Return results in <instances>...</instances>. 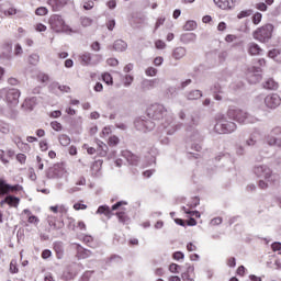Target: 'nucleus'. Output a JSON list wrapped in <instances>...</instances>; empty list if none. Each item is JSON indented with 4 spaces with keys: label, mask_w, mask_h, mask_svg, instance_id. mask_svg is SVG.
Masks as SVG:
<instances>
[{
    "label": "nucleus",
    "mask_w": 281,
    "mask_h": 281,
    "mask_svg": "<svg viewBox=\"0 0 281 281\" xmlns=\"http://www.w3.org/2000/svg\"><path fill=\"white\" fill-rule=\"evenodd\" d=\"M109 146H117L120 138L117 136H111L108 142Z\"/></svg>",
    "instance_id": "obj_47"
},
{
    "label": "nucleus",
    "mask_w": 281,
    "mask_h": 281,
    "mask_svg": "<svg viewBox=\"0 0 281 281\" xmlns=\"http://www.w3.org/2000/svg\"><path fill=\"white\" fill-rule=\"evenodd\" d=\"M92 52H100V44L99 42H94L91 44Z\"/></svg>",
    "instance_id": "obj_64"
},
{
    "label": "nucleus",
    "mask_w": 281,
    "mask_h": 281,
    "mask_svg": "<svg viewBox=\"0 0 281 281\" xmlns=\"http://www.w3.org/2000/svg\"><path fill=\"white\" fill-rule=\"evenodd\" d=\"M181 43L189 45V43H196V34L194 33H184L180 36Z\"/></svg>",
    "instance_id": "obj_23"
},
{
    "label": "nucleus",
    "mask_w": 281,
    "mask_h": 281,
    "mask_svg": "<svg viewBox=\"0 0 281 281\" xmlns=\"http://www.w3.org/2000/svg\"><path fill=\"white\" fill-rule=\"evenodd\" d=\"M125 157L130 166H137L139 164V157L131 151H127Z\"/></svg>",
    "instance_id": "obj_28"
},
{
    "label": "nucleus",
    "mask_w": 281,
    "mask_h": 281,
    "mask_svg": "<svg viewBox=\"0 0 281 281\" xmlns=\"http://www.w3.org/2000/svg\"><path fill=\"white\" fill-rule=\"evenodd\" d=\"M194 126H199V116L196 114L191 115L190 121L188 122V130H192Z\"/></svg>",
    "instance_id": "obj_36"
},
{
    "label": "nucleus",
    "mask_w": 281,
    "mask_h": 281,
    "mask_svg": "<svg viewBox=\"0 0 281 281\" xmlns=\"http://www.w3.org/2000/svg\"><path fill=\"white\" fill-rule=\"evenodd\" d=\"M260 21H262V13H260V12L255 13L252 16V23L255 25H258L260 23Z\"/></svg>",
    "instance_id": "obj_46"
},
{
    "label": "nucleus",
    "mask_w": 281,
    "mask_h": 281,
    "mask_svg": "<svg viewBox=\"0 0 281 281\" xmlns=\"http://www.w3.org/2000/svg\"><path fill=\"white\" fill-rule=\"evenodd\" d=\"M265 104L268 109H278L281 104V98L278 93L268 94L265 98Z\"/></svg>",
    "instance_id": "obj_13"
},
{
    "label": "nucleus",
    "mask_w": 281,
    "mask_h": 281,
    "mask_svg": "<svg viewBox=\"0 0 281 281\" xmlns=\"http://www.w3.org/2000/svg\"><path fill=\"white\" fill-rule=\"evenodd\" d=\"M261 71L262 69H260V67L252 66L248 68L246 74L248 82L250 85H257V82H260V80H262V75H260Z\"/></svg>",
    "instance_id": "obj_10"
},
{
    "label": "nucleus",
    "mask_w": 281,
    "mask_h": 281,
    "mask_svg": "<svg viewBox=\"0 0 281 281\" xmlns=\"http://www.w3.org/2000/svg\"><path fill=\"white\" fill-rule=\"evenodd\" d=\"M127 47H128V44H126V42L122 40H116L113 44V49L115 52H126Z\"/></svg>",
    "instance_id": "obj_27"
},
{
    "label": "nucleus",
    "mask_w": 281,
    "mask_h": 281,
    "mask_svg": "<svg viewBox=\"0 0 281 281\" xmlns=\"http://www.w3.org/2000/svg\"><path fill=\"white\" fill-rule=\"evenodd\" d=\"M258 137H260V131L255 130L249 138L246 140V145L247 146H256V144H258Z\"/></svg>",
    "instance_id": "obj_24"
},
{
    "label": "nucleus",
    "mask_w": 281,
    "mask_h": 281,
    "mask_svg": "<svg viewBox=\"0 0 281 281\" xmlns=\"http://www.w3.org/2000/svg\"><path fill=\"white\" fill-rule=\"evenodd\" d=\"M227 117L228 120H234L238 124H256V122H258V117L236 106L228 108Z\"/></svg>",
    "instance_id": "obj_3"
},
{
    "label": "nucleus",
    "mask_w": 281,
    "mask_h": 281,
    "mask_svg": "<svg viewBox=\"0 0 281 281\" xmlns=\"http://www.w3.org/2000/svg\"><path fill=\"white\" fill-rule=\"evenodd\" d=\"M94 5H95V3H93V1H88V2H85L83 8L86 10H93Z\"/></svg>",
    "instance_id": "obj_62"
},
{
    "label": "nucleus",
    "mask_w": 281,
    "mask_h": 281,
    "mask_svg": "<svg viewBox=\"0 0 281 281\" xmlns=\"http://www.w3.org/2000/svg\"><path fill=\"white\" fill-rule=\"evenodd\" d=\"M3 188H5V189H4V192H10V190H11L12 192H14V191L19 190V188H21V187H20L19 184L12 187V186L5 184V182L1 181V182H0V189L3 190Z\"/></svg>",
    "instance_id": "obj_35"
},
{
    "label": "nucleus",
    "mask_w": 281,
    "mask_h": 281,
    "mask_svg": "<svg viewBox=\"0 0 281 281\" xmlns=\"http://www.w3.org/2000/svg\"><path fill=\"white\" fill-rule=\"evenodd\" d=\"M50 126L53 131H63V125L58 121H53Z\"/></svg>",
    "instance_id": "obj_52"
},
{
    "label": "nucleus",
    "mask_w": 281,
    "mask_h": 281,
    "mask_svg": "<svg viewBox=\"0 0 281 281\" xmlns=\"http://www.w3.org/2000/svg\"><path fill=\"white\" fill-rule=\"evenodd\" d=\"M102 160H95L92 165H91V173L93 177H100V175H102Z\"/></svg>",
    "instance_id": "obj_20"
},
{
    "label": "nucleus",
    "mask_w": 281,
    "mask_h": 281,
    "mask_svg": "<svg viewBox=\"0 0 281 281\" xmlns=\"http://www.w3.org/2000/svg\"><path fill=\"white\" fill-rule=\"evenodd\" d=\"M254 175L258 177L259 180V188L261 190H267L269 188V183H273L276 181V178L278 177L276 173H273V170L269 168L267 165H256L254 167Z\"/></svg>",
    "instance_id": "obj_2"
},
{
    "label": "nucleus",
    "mask_w": 281,
    "mask_h": 281,
    "mask_svg": "<svg viewBox=\"0 0 281 281\" xmlns=\"http://www.w3.org/2000/svg\"><path fill=\"white\" fill-rule=\"evenodd\" d=\"M97 214H104V216H108V218H111L113 216V212L111 211V207L109 205H101L97 210Z\"/></svg>",
    "instance_id": "obj_31"
},
{
    "label": "nucleus",
    "mask_w": 281,
    "mask_h": 281,
    "mask_svg": "<svg viewBox=\"0 0 281 281\" xmlns=\"http://www.w3.org/2000/svg\"><path fill=\"white\" fill-rule=\"evenodd\" d=\"M147 117H149V120H154L155 122L162 120L161 126L167 135H175L179 128V126L175 123V116L170 113L168 114L166 106L159 103L151 104L147 109Z\"/></svg>",
    "instance_id": "obj_1"
},
{
    "label": "nucleus",
    "mask_w": 281,
    "mask_h": 281,
    "mask_svg": "<svg viewBox=\"0 0 281 281\" xmlns=\"http://www.w3.org/2000/svg\"><path fill=\"white\" fill-rule=\"evenodd\" d=\"M11 273H19V268L16 267V260L12 259L10 262Z\"/></svg>",
    "instance_id": "obj_51"
},
{
    "label": "nucleus",
    "mask_w": 281,
    "mask_h": 281,
    "mask_svg": "<svg viewBox=\"0 0 281 281\" xmlns=\"http://www.w3.org/2000/svg\"><path fill=\"white\" fill-rule=\"evenodd\" d=\"M102 80L105 82V85H113V77L109 72H104L102 75Z\"/></svg>",
    "instance_id": "obj_41"
},
{
    "label": "nucleus",
    "mask_w": 281,
    "mask_h": 281,
    "mask_svg": "<svg viewBox=\"0 0 281 281\" xmlns=\"http://www.w3.org/2000/svg\"><path fill=\"white\" fill-rule=\"evenodd\" d=\"M116 216H117L120 223H127V221H128V216H126L125 212H117Z\"/></svg>",
    "instance_id": "obj_44"
},
{
    "label": "nucleus",
    "mask_w": 281,
    "mask_h": 281,
    "mask_svg": "<svg viewBox=\"0 0 281 281\" xmlns=\"http://www.w3.org/2000/svg\"><path fill=\"white\" fill-rule=\"evenodd\" d=\"M76 250H77L78 258H80L81 260H85L87 258H91V256H93V252H91V250L85 249L80 245H76Z\"/></svg>",
    "instance_id": "obj_15"
},
{
    "label": "nucleus",
    "mask_w": 281,
    "mask_h": 281,
    "mask_svg": "<svg viewBox=\"0 0 281 281\" xmlns=\"http://www.w3.org/2000/svg\"><path fill=\"white\" fill-rule=\"evenodd\" d=\"M47 3L53 7L55 12H58V10H63L67 5V0H48Z\"/></svg>",
    "instance_id": "obj_22"
},
{
    "label": "nucleus",
    "mask_w": 281,
    "mask_h": 281,
    "mask_svg": "<svg viewBox=\"0 0 281 281\" xmlns=\"http://www.w3.org/2000/svg\"><path fill=\"white\" fill-rule=\"evenodd\" d=\"M211 91H213V93H223V87H221V83H214Z\"/></svg>",
    "instance_id": "obj_50"
},
{
    "label": "nucleus",
    "mask_w": 281,
    "mask_h": 281,
    "mask_svg": "<svg viewBox=\"0 0 281 281\" xmlns=\"http://www.w3.org/2000/svg\"><path fill=\"white\" fill-rule=\"evenodd\" d=\"M279 85L276 82V80L269 78L263 82V89H268L270 91H276L278 89Z\"/></svg>",
    "instance_id": "obj_30"
},
{
    "label": "nucleus",
    "mask_w": 281,
    "mask_h": 281,
    "mask_svg": "<svg viewBox=\"0 0 281 281\" xmlns=\"http://www.w3.org/2000/svg\"><path fill=\"white\" fill-rule=\"evenodd\" d=\"M156 49H166V42L158 40L155 43Z\"/></svg>",
    "instance_id": "obj_58"
},
{
    "label": "nucleus",
    "mask_w": 281,
    "mask_h": 281,
    "mask_svg": "<svg viewBox=\"0 0 281 281\" xmlns=\"http://www.w3.org/2000/svg\"><path fill=\"white\" fill-rule=\"evenodd\" d=\"M223 223V217H215L211 220V225H221Z\"/></svg>",
    "instance_id": "obj_63"
},
{
    "label": "nucleus",
    "mask_w": 281,
    "mask_h": 281,
    "mask_svg": "<svg viewBox=\"0 0 281 281\" xmlns=\"http://www.w3.org/2000/svg\"><path fill=\"white\" fill-rule=\"evenodd\" d=\"M133 80H134L133 76L126 75L125 81H124V87H131V85H133Z\"/></svg>",
    "instance_id": "obj_57"
},
{
    "label": "nucleus",
    "mask_w": 281,
    "mask_h": 281,
    "mask_svg": "<svg viewBox=\"0 0 281 281\" xmlns=\"http://www.w3.org/2000/svg\"><path fill=\"white\" fill-rule=\"evenodd\" d=\"M200 98H203V92H201V90H192L187 93V99L189 100H199Z\"/></svg>",
    "instance_id": "obj_33"
},
{
    "label": "nucleus",
    "mask_w": 281,
    "mask_h": 281,
    "mask_svg": "<svg viewBox=\"0 0 281 281\" xmlns=\"http://www.w3.org/2000/svg\"><path fill=\"white\" fill-rule=\"evenodd\" d=\"M36 104H38V99L36 97H32V98L25 99L22 106L26 111H34V106H36Z\"/></svg>",
    "instance_id": "obj_16"
},
{
    "label": "nucleus",
    "mask_w": 281,
    "mask_h": 281,
    "mask_svg": "<svg viewBox=\"0 0 281 281\" xmlns=\"http://www.w3.org/2000/svg\"><path fill=\"white\" fill-rule=\"evenodd\" d=\"M272 34L273 24H266L254 31L252 38H255V41H258L259 43H269V41H271Z\"/></svg>",
    "instance_id": "obj_7"
},
{
    "label": "nucleus",
    "mask_w": 281,
    "mask_h": 281,
    "mask_svg": "<svg viewBox=\"0 0 281 281\" xmlns=\"http://www.w3.org/2000/svg\"><path fill=\"white\" fill-rule=\"evenodd\" d=\"M92 23H93V20L91 18H88V16L81 18V25L83 27H89Z\"/></svg>",
    "instance_id": "obj_43"
},
{
    "label": "nucleus",
    "mask_w": 281,
    "mask_h": 281,
    "mask_svg": "<svg viewBox=\"0 0 281 281\" xmlns=\"http://www.w3.org/2000/svg\"><path fill=\"white\" fill-rule=\"evenodd\" d=\"M281 133V128L280 127H274L271 131V135L266 136V142L268 144V146H276V142H277V137H274L273 135H280Z\"/></svg>",
    "instance_id": "obj_17"
},
{
    "label": "nucleus",
    "mask_w": 281,
    "mask_h": 281,
    "mask_svg": "<svg viewBox=\"0 0 281 281\" xmlns=\"http://www.w3.org/2000/svg\"><path fill=\"white\" fill-rule=\"evenodd\" d=\"M77 273L71 271V267L67 268V270L64 272V278L66 280H74V278H76Z\"/></svg>",
    "instance_id": "obj_38"
},
{
    "label": "nucleus",
    "mask_w": 281,
    "mask_h": 281,
    "mask_svg": "<svg viewBox=\"0 0 281 281\" xmlns=\"http://www.w3.org/2000/svg\"><path fill=\"white\" fill-rule=\"evenodd\" d=\"M65 175V169L60 165H54L46 171L47 179H60Z\"/></svg>",
    "instance_id": "obj_12"
},
{
    "label": "nucleus",
    "mask_w": 281,
    "mask_h": 281,
    "mask_svg": "<svg viewBox=\"0 0 281 281\" xmlns=\"http://www.w3.org/2000/svg\"><path fill=\"white\" fill-rule=\"evenodd\" d=\"M16 12H18V9H15L14 7H11L4 11V16H14Z\"/></svg>",
    "instance_id": "obj_49"
},
{
    "label": "nucleus",
    "mask_w": 281,
    "mask_h": 281,
    "mask_svg": "<svg viewBox=\"0 0 281 281\" xmlns=\"http://www.w3.org/2000/svg\"><path fill=\"white\" fill-rule=\"evenodd\" d=\"M8 117H10V120H16V117H19V110L11 109Z\"/></svg>",
    "instance_id": "obj_54"
},
{
    "label": "nucleus",
    "mask_w": 281,
    "mask_h": 281,
    "mask_svg": "<svg viewBox=\"0 0 281 281\" xmlns=\"http://www.w3.org/2000/svg\"><path fill=\"white\" fill-rule=\"evenodd\" d=\"M269 58H272L276 60V63H281V49L274 48L272 50H269L268 53Z\"/></svg>",
    "instance_id": "obj_29"
},
{
    "label": "nucleus",
    "mask_w": 281,
    "mask_h": 281,
    "mask_svg": "<svg viewBox=\"0 0 281 281\" xmlns=\"http://www.w3.org/2000/svg\"><path fill=\"white\" fill-rule=\"evenodd\" d=\"M238 128V125L234 121H228L225 116L217 120L214 131L218 135H229Z\"/></svg>",
    "instance_id": "obj_5"
},
{
    "label": "nucleus",
    "mask_w": 281,
    "mask_h": 281,
    "mask_svg": "<svg viewBox=\"0 0 281 281\" xmlns=\"http://www.w3.org/2000/svg\"><path fill=\"white\" fill-rule=\"evenodd\" d=\"M173 260H183L186 258V255L182 251H176L172 255Z\"/></svg>",
    "instance_id": "obj_56"
},
{
    "label": "nucleus",
    "mask_w": 281,
    "mask_h": 281,
    "mask_svg": "<svg viewBox=\"0 0 281 281\" xmlns=\"http://www.w3.org/2000/svg\"><path fill=\"white\" fill-rule=\"evenodd\" d=\"M187 54L188 49H186V47L179 46L173 49L172 58H175V60H181V58H186Z\"/></svg>",
    "instance_id": "obj_18"
},
{
    "label": "nucleus",
    "mask_w": 281,
    "mask_h": 281,
    "mask_svg": "<svg viewBox=\"0 0 281 281\" xmlns=\"http://www.w3.org/2000/svg\"><path fill=\"white\" fill-rule=\"evenodd\" d=\"M54 251H55L58 260L63 259V256L65 254V247L63 246L61 241H56L54 244Z\"/></svg>",
    "instance_id": "obj_26"
},
{
    "label": "nucleus",
    "mask_w": 281,
    "mask_h": 281,
    "mask_svg": "<svg viewBox=\"0 0 281 281\" xmlns=\"http://www.w3.org/2000/svg\"><path fill=\"white\" fill-rule=\"evenodd\" d=\"M21 202V200L16 196L13 195H8L2 203H7L8 205H10L11 207H19V203Z\"/></svg>",
    "instance_id": "obj_25"
},
{
    "label": "nucleus",
    "mask_w": 281,
    "mask_h": 281,
    "mask_svg": "<svg viewBox=\"0 0 281 281\" xmlns=\"http://www.w3.org/2000/svg\"><path fill=\"white\" fill-rule=\"evenodd\" d=\"M59 144L61 146H69V144H71V138H69V136L61 134L59 136Z\"/></svg>",
    "instance_id": "obj_37"
},
{
    "label": "nucleus",
    "mask_w": 281,
    "mask_h": 281,
    "mask_svg": "<svg viewBox=\"0 0 281 281\" xmlns=\"http://www.w3.org/2000/svg\"><path fill=\"white\" fill-rule=\"evenodd\" d=\"M179 269H181V266L177 265V263H171L169 266V271L171 273H179Z\"/></svg>",
    "instance_id": "obj_55"
},
{
    "label": "nucleus",
    "mask_w": 281,
    "mask_h": 281,
    "mask_svg": "<svg viewBox=\"0 0 281 281\" xmlns=\"http://www.w3.org/2000/svg\"><path fill=\"white\" fill-rule=\"evenodd\" d=\"M74 210H77V211L87 210V204H82L80 202H77V203L74 204Z\"/></svg>",
    "instance_id": "obj_61"
},
{
    "label": "nucleus",
    "mask_w": 281,
    "mask_h": 281,
    "mask_svg": "<svg viewBox=\"0 0 281 281\" xmlns=\"http://www.w3.org/2000/svg\"><path fill=\"white\" fill-rule=\"evenodd\" d=\"M47 12H48L47 8L40 7V8L36 9L35 14L37 16H45V14H47Z\"/></svg>",
    "instance_id": "obj_45"
},
{
    "label": "nucleus",
    "mask_w": 281,
    "mask_h": 281,
    "mask_svg": "<svg viewBox=\"0 0 281 281\" xmlns=\"http://www.w3.org/2000/svg\"><path fill=\"white\" fill-rule=\"evenodd\" d=\"M157 68L155 67H148L146 70H145V75L148 76L149 78H153L155 76H157Z\"/></svg>",
    "instance_id": "obj_40"
},
{
    "label": "nucleus",
    "mask_w": 281,
    "mask_h": 281,
    "mask_svg": "<svg viewBox=\"0 0 281 281\" xmlns=\"http://www.w3.org/2000/svg\"><path fill=\"white\" fill-rule=\"evenodd\" d=\"M248 54H250V56H260L262 54V49L260 48V45L255 42H250L248 44Z\"/></svg>",
    "instance_id": "obj_19"
},
{
    "label": "nucleus",
    "mask_w": 281,
    "mask_h": 281,
    "mask_svg": "<svg viewBox=\"0 0 281 281\" xmlns=\"http://www.w3.org/2000/svg\"><path fill=\"white\" fill-rule=\"evenodd\" d=\"M106 5L109 8V10H115V8H117V1L116 0H110L106 2Z\"/></svg>",
    "instance_id": "obj_59"
},
{
    "label": "nucleus",
    "mask_w": 281,
    "mask_h": 281,
    "mask_svg": "<svg viewBox=\"0 0 281 281\" xmlns=\"http://www.w3.org/2000/svg\"><path fill=\"white\" fill-rule=\"evenodd\" d=\"M19 98H21V91L14 88H3L0 90V100L7 101L9 106H16L19 104Z\"/></svg>",
    "instance_id": "obj_6"
},
{
    "label": "nucleus",
    "mask_w": 281,
    "mask_h": 281,
    "mask_svg": "<svg viewBox=\"0 0 281 281\" xmlns=\"http://www.w3.org/2000/svg\"><path fill=\"white\" fill-rule=\"evenodd\" d=\"M251 14H254L251 9L244 10L237 14V19H247V16H251Z\"/></svg>",
    "instance_id": "obj_39"
},
{
    "label": "nucleus",
    "mask_w": 281,
    "mask_h": 281,
    "mask_svg": "<svg viewBox=\"0 0 281 281\" xmlns=\"http://www.w3.org/2000/svg\"><path fill=\"white\" fill-rule=\"evenodd\" d=\"M215 5H218L221 10H232V5L229 4V0H213Z\"/></svg>",
    "instance_id": "obj_32"
},
{
    "label": "nucleus",
    "mask_w": 281,
    "mask_h": 281,
    "mask_svg": "<svg viewBox=\"0 0 281 281\" xmlns=\"http://www.w3.org/2000/svg\"><path fill=\"white\" fill-rule=\"evenodd\" d=\"M48 23L53 32L56 34H71L74 30L65 23V20L59 14H54L49 18Z\"/></svg>",
    "instance_id": "obj_4"
},
{
    "label": "nucleus",
    "mask_w": 281,
    "mask_h": 281,
    "mask_svg": "<svg viewBox=\"0 0 281 281\" xmlns=\"http://www.w3.org/2000/svg\"><path fill=\"white\" fill-rule=\"evenodd\" d=\"M122 205H128L126 201H119L115 204L112 205V212H115V210H120Z\"/></svg>",
    "instance_id": "obj_53"
},
{
    "label": "nucleus",
    "mask_w": 281,
    "mask_h": 281,
    "mask_svg": "<svg viewBox=\"0 0 281 281\" xmlns=\"http://www.w3.org/2000/svg\"><path fill=\"white\" fill-rule=\"evenodd\" d=\"M155 122L148 120L146 116H139L134 121V127L140 133H148L155 128Z\"/></svg>",
    "instance_id": "obj_8"
},
{
    "label": "nucleus",
    "mask_w": 281,
    "mask_h": 281,
    "mask_svg": "<svg viewBox=\"0 0 281 281\" xmlns=\"http://www.w3.org/2000/svg\"><path fill=\"white\" fill-rule=\"evenodd\" d=\"M0 133L8 135V133H10V126H8V124H0Z\"/></svg>",
    "instance_id": "obj_60"
},
{
    "label": "nucleus",
    "mask_w": 281,
    "mask_h": 281,
    "mask_svg": "<svg viewBox=\"0 0 281 281\" xmlns=\"http://www.w3.org/2000/svg\"><path fill=\"white\" fill-rule=\"evenodd\" d=\"M60 89V83L58 82H53L49 85V91L53 93H58V90Z\"/></svg>",
    "instance_id": "obj_48"
},
{
    "label": "nucleus",
    "mask_w": 281,
    "mask_h": 281,
    "mask_svg": "<svg viewBox=\"0 0 281 281\" xmlns=\"http://www.w3.org/2000/svg\"><path fill=\"white\" fill-rule=\"evenodd\" d=\"M159 85V79H145L142 81L143 91H150V89H155Z\"/></svg>",
    "instance_id": "obj_14"
},
{
    "label": "nucleus",
    "mask_w": 281,
    "mask_h": 281,
    "mask_svg": "<svg viewBox=\"0 0 281 281\" xmlns=\"http://www.w3.org/2000/svg\"><path fill=\"white\" fill-rule=\"evenodd\" d=\"M85 148H87L88 155H95V153H98L99 157H106L109 153V146L100 139H97V148L88 147L87 145H85Z\"/></svg>",
    "instance_id": "obj_9"
},
{
    "label": "nucleus",
    "mask_w": 281,
    "mask_h": 281,
    "mask_svg": "<svg viewBox=\"0 0 281 281\" xmlns=\"http://www.w3.org/2000/svg\"><path fill=\"white\" fill-rule=\"evenodd\" d=\"M97 60H92L91 53H82L79 55V60L83 67H89L90 65H98L102 60V55H94Z\"/></svg>",
    "instance_id": "obj_11"
},
{
    "label": "nucleus",
    "mask_w": 281,
    "mask_h": 281,
    "mask_svg": "<svg viewBox=\"0 0 281 281\" xmlns=\"http://www.w3.org/2000/svg\"><path fill=\"white\" fill-rule=\"evenodd\" d=\"M184 32H192L193 30H196V22L194 20H189L183 25Z\"/></svg>",
    "instance_id": "obj_34"
},
{
    "label": "nucleus",
    "mask_w": 281,
    "mask_h": 281,
    "mask_svg": "<svg viewBox=\"0 0 281 281\" xmlns=\"http://www.w3.org/2000/svg\"><path fill=\"white\" fill-rule=\"evenodd\" d=\"M40 56H38V54H32V55H30V57H29V63H30V65H38V60H40Z\"/></svg>",
    "instance_id": "obj_42"
},
{
    "label": "nucleus",
    "mask_w": 281,
    "mask_h": 281,
    "mask_svg": "<svg viewBox=\"0 0 281 281\" xmlns=\"http://www.w3.org/2000/svg\"><path fill=\"white\" fill-rule=\"evenodd\" d=\"M188 137L191 142H203V136H201L196 128L188 130Z\"/></svg>",
    "instance_id": "obj_21"
}]
</instances>
